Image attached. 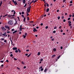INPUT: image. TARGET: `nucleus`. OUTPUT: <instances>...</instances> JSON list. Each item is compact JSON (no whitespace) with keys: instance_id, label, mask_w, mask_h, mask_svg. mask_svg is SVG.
Wrapping results in <instances>:
<instances>
[{"instance_id":"1","label":"nucleus","mask_w":74,"mask_h":74,"mask_svg":"<svg viewBox=\"0 0 74 74\" xmlns=\"http://www.w3.org/2000/svg\"><path fill=\"white\" fill-rule=\"evenodd\" d=\"M12 21H10L8 22V25H12Z\"/></svg>"},{"instance_id":"2","label":"nucleus","mask_w":74,"mask_h":74,"mask_svg":"<svg viewBox=\"0 0 74 74\" xmlns=\"http://www.w3.org/2000/svg\"><path fill=\"white\" fill-rule=\"evenodd\" d=\"M33 31L34 32H37V31H38V30H37L36 29V28H34Z\"/></svg>"},{"instance_id":"3","label":"nucleus","mask_w":74,"mask_h":74,"mask_svg":"<svg viewBox=\"0 0 74 74\" xmlns=\"http://www.w3.org/2000/svg\"><path fill=\"white\" fill-rule=\"evenodd\" d=\"M30 12V10L29 9H27V12H28V13H29V12Z\"/></svg>"},{"instance_id":"4","label":"nucleus","mask_w":74,"mask_h":74,"mask_svg":"<svg viewBox=\"0 0 74 74\" xmlns=\"http://www.w3.org/2000/svg\"><path fill=\"white\" fill-rule=\"evenodd\" d=\"M13 50H17V47H13Z\"/></svg>"},{"instance_id":"5","label":"nucleus","mask_w":74,"mask_h":74,"mask_svg":"<svg viewBox=\"0 0 74 74\" xmlns=\"http://www.w3.org/2000/svg\"><path fill=\"white\" fill-rule=\"evenodd\" d=\"M14 4L16 5H18V3L16 2V1H15V2L14 3Z\"/></svg>"},{"instance_id":"6","label":"nucleus","mask_w":74,"mask_h":74,"mask_svg":"<svg viewBox=\"0 0 74 74\" xmlns=\"http://www.w3.org/2000/svg\"><path fill=\"white\" fill-rule=\"evenodd\" d=\"M49 11V8H48L46 9V12H48Z\"/></svg>"},{"instance_id":"7","label":"nucleus","mask_w":74,"mask_h":74,"mask_svg":"<svg viewBox=\"0 0 74 74\" xmlns=\"http://www.w3.org/2000/svg\"><path fill=\"white\" fill-rule=\"evenodd\" d=\"M23 3L24 4H25V3H26V0H23Z\"/></svg>"},{"instance_id":"8","label":"nucleus","mask_w":74,"mask_h":74,"mask_svg":"<svg viewBox=\"0 0 74 74\" xmlns=\"http://www.w3.org/2000/svg\"><path fill=\"white\" fill-rule=\"evenodd\" d=\"M53 50L54 52H56V48H54L53 49Z\"/></svg>"},{"instance_id":"9","label":"nucleus","mask_w":74,"mask_h":74,"mask_svg":"<svg viewBox=\"0 0 74 74\" xmlns=\"http://www.w3.org/2000/svg\"><path fill=\"white\" fill-rule=\"evenodd\" d=\"M34 0H33L31 2V3L29 4V5H31V4H32V3H33V2H34Z\"/></svg>"},{"instance_id":"10","label":"nucleus","mask_w":74,"mask_h":74,"mask_svg":"<svg viewBox=\"0 0 74 74\" xmlns=\"http://www.w3.org/2000/svg\"><path fill=\"white\" fill-rule=\"evenodd\" d=\"M32 7V6L31 5L29 7H28V9H29V10H30V9Z\"/></svg>"},{"instance_id":"11","label":"nucleus","mask_w":74,"mask_h":74,"mask_svg":"<svg viewBox=\"0 0 74 74\" xmlns=\"http://www.w3.org/2000/svg\"><path fill=\"white\" fill-rule=\"evenodd\" d=\"M2 29L3 30H6V29H5V28L3 27L2 28Z\"/></svg>"},{"instance_id":"12","label":"nucleus","mask_w":74,"mask_h":74,"mask_svg":"<svg viewBox=\"0 0 74 74\" xmlns=\"http://www.w3.org/2000/svg\"><path fill=\"white\" fill-rule=\"evenodd\" d=\"M2 2H3V1H1V3H0V7H1V5L2 4Z\"/></svg>"},{"instance_id":"13","label":"nucleus","mask_w":74,"mask_h":74,"mask_svg":"<svg viewBox=\"0 0 74 74\" xmlns=\"http://www.w3.org/2000/svg\"><path fill=\"white\" fill-rule=\"evenodd\" d=\"M17 32V30L15 31L14 32H12L13 34H14V33H16Z\"/></svg>"},{"instance_id":"14","label":"nucleus","mask_w":74,"mask_h":74,"mask_svg":"<svg viewBox=\"0 0 74 74\" xmlns=\"http://www.w3.org/2000/svg\"><path fill=\"white\" fill-rule=\"evenodd\" d=\"M5 28H6V29H8V27H9L7 26H6L5 25Z\"/></svg>"},{"instance_id":"15","label":"nucleus","mask_w":74,"mask_h":74,"mask_svg":"<svg viewBox=\"0 0 74 74\" xmlns=\"http://www.w3.org/2000/svg\"><path fill=\"white\" fill-rule=\"evenodd\" d=\"M11 15H10V14H9L8 16V17L9 18H10L11 17Z\"/></svg>"},{"instance_id":"16","label":"nucleus","mask_w":74,"mask_h":74,"mask_svg":"<svg viewBox=\"0 0 74 74\" xmlns=\"http://www.w3.org/2000/svg\"><path fill=\"white\" fill-rule=\"evenodd\" d=\"M5 34H6V33L3 34L2 35L3 36H5Z\"/></svg>"},{"instance_id":"17","label":"nucleus","mask_w":74,"mask_h":74,"mask_svg":"<svg viewBox=\"0 0 74 74\" xmlns=\"http://www.w3.org/2000/svg\"><path fill=\"white\" fill-rule=\"evenodd\" d=\"M40 55V52H38L37 54V55H38V56H39Z\"/></svg>"},{"instance_id":"18","label":"nucleus","mask_w":74,"mask_h":74,"mask_svg":"<svg viewBox=\"0 0 74 74\" xmlns=\"http://www.w3.org/2000/svg\"><path fill=\"white\" fill-rule=\"evenodd\" d=\"M47 69L46 68L45 69V70H44L45 73V72H46V71H47Z\"/></svg>"},{"instance_id":"19","label":"nucleus","mask_w":74,"mask_h":74,"mask_svg":"<svg viewBox=\"0 0 74 74\" xmlns=\"http://www.w3.org/2000/svg\"><path fill=\"white\" fill-rule=\"evenodd\" d=\"M25 20H26V17H25L23 19L24 22H25Z\"/></svg>"},{"instance_id":"20","label":"nucleus","mask_w":74,"mask_h":74,"mask_svg":"<svg viewBox=\"0 0 74 74\" xmlns=\"http://www.w3.org/2000/svg\"><path fill=\"white\" fill-rule=\"evenodd\" d=\"M7 15H8V14H6L5 15L3 16V17H5V16H7Z\"/></svg>"},{"instance_id":"21","label":"nucleus","mask_w":74,"mask_h":74,"mask_svg":"<svg viewBox=\"0 0 74 74\" xmlns=\"http://www.w3.org/2000/svg\"><path fill=\"white\" fill-rule=\"evenodd\" d=\"M60 16H58V17H57V18L58 19V20H59V19H60Z\"/></svg>"},{"instance_id":"22","label":"nucleus","mask_w":74,"mask_h":74,"mask_svg":"<svg viewBox=\"0 0 74 74\" xmlns=\"http://www.w3.org/2000/svg\"><path fill=\"white\" fill-rule=\"evenodd\" d=\"M56 55H53L52 56V58H54V57H55Z\"/></svg>"},{"instance_id":"23","label":"nucleus","mask_w":74,"mask_h":74,"mask_svg":"<svg viewBox=\"0 0 74 74\" xmlns=\"http://www.w3.org/2000/svg\"><path fill=\"white\" fill-rule=\"evenodd\" d=\"M31 54H32V53H30L29 54L28 56H27L28 58H29V56H30V55H31Z\"/></svg>"},{"instance_id":"24","label":"nucleus","mask_w":74,"mask_h":74,"mask_svg":"<svg viewBox=\"0 0 74 74\" xmlns=\"http://www.w3.org/2000/svg\"><path fill=\"white\" fill-rule=\"evenodd\" d=\"M47 7H49V5L48 4V3H46Z\"/></svg>"},{"instance_id":"25","label":"nucleus","mask_w":74,"mask_h":74,"mask_svg":"<svg viewBox=\"0 0 74 74\" xmlns=\"http://www.w3.org/2000/svg\"><path fill=\"white\" fill-rule=\"evenodd\" d=\"M68 22L69 23V24L71 23V22L70 21H68Z\"/></svg>"},{"instance_id":"26","label":"nucleus","mask_w":74,"mask_h":74,"mask_svg":"<svg viewBox=\"0 0 74 74\" xmlns=\"http://www.w3.org/2000/svg\"><path fill=\"white\" fill-rule=\"evenodd\" d=\"M18 24V23H17V22H16L14 24V25H16Z\"/></svg>"},{"instance_id":"27","label":"nucleus","mask_w":74,"mask_h":74,"mask_svg":"<svg viewBox=\"0 0 74 74\" xmlns=\"http://www.w3.org/2000/svg\"><path fill=\"white\" fill-rule=\"evenodd\" d=\"M26 5H27V3H25V6H24V7H26Z\"/></svg>"},{"instance_id":"28","label":"nucleus","mask_w":74,"mask_h":74,"mask_svg":"<svg viewBox=\"0 0 74 74\" xmlns=\"http://www.w3.org/2000/svg\"><path fill=\"white\" fill-rule=\"evenodd\" d=\"M26 14H27V16H29V14L28 13V12H27Z\"/></svg>"},{"instance_id":"29","label":"nucleus","mask_w":74,"mask_h":74,"mask_svg":"<svg viewBox=\"0 0 74 74\" xmlns=\"http://www.w3.org/2000/svg\"><path fill=\"white\" fill-rule=\"evenodd\" d=\"M15 52H16V53H18V51L16 50L15 51Z\"/></svg>"},{"instance_id":"30","label":"nucleus","mask_w":74,"mask_h":74,"mask_svg":"<svg viewBox=\"0 0 74 74\" xmlns=\"http://www.w3.org/2000/svg\"><path fill=\"white\" fill-rule=\"evenodd\" d=\"M21 63H22L23 64H25V63L23 62V61L21 62Z\"/></svg>"},{"instance_id":"31","label":"nucleus","mask_w":74,"mask_h":74,"mask_svg":"<svg viewBox=\"0 0 74 74\" xmlns=\"http://www.w3.org/2000/svg\"><path fill=\"white\" fill-rule=\"evenodd\" d=\"M18 51V52H19V53H21V50L20 49Z\"/></svg>"},{"instance_id":"32","label":"nucleus","mask_w":74,"mask_h":74,"mask_svg":"<svg viewBox=\"0 0 74 74\" xmlns=\"http://www.w3.org/2000/svg\"><path fill=\"white\" fill-rule=\"evenodd\" d=\"M60 56H59L58 57L57 59H59V58H60Z\"/></svg>"},{"instance_id":"33","label":"nucleus","mask_w":74,"mask_h":74,"mask_svg":"<svg viewBox=\"0 0 74 74\" xmlns=\"http://www.w3.org/2000/svg\"><path fill=\"white\" fill-rule=\"evenodd\" d=\"M2 36V33L1 32L0 33V36Z\"/></svg>"},{"instance_id":"34","label":"nucleus","mask_w":74,"mask_h":74,"mask_svg":"<svg viewBox=\"0 0 74 74\" xmlns=\"http://www.w3.org/2000/svg\"><path fill=\"white\" fill-rule=\"evenodd\" d=\"M27 19L28 21H29V20H30V19L29 18V17H27Z\"/></svg>"},{"instance_id":"35","label":"nucleus","mask_w":74,"mask_h":74,"mask_svg":"<svg viewBox=\"0 0 74 74\" xmlns=\"http://www.w3.org/2000/svg\"><path fill=\"white\" fill-rule=\"evenodd\" d=\"M48 26H47L46 27L45 29H48Z\"/></svg>"},{"instance_id":"36","label":"nucleus","mask_w":74,"mask_h":74,"mask_svg":"<svg viewBox=\"0 0 74 74\" xmlns=\"http://www.w3.org/2000/svg\"><path fill=\"white\" fill-rule=\"evenodd\" d=\"M54 40H55V39L53 38V39H51V41H54Z\"/></svg>"},{"instance_id":"37","label":"nucleus","mask_w":74,"mask_h":74,"mask_svg":"<svg viewBox=\"0 0 74 74\" xmlns=\"http://www.w3.org/2000/svg\"><path fill=\"white\" fill-rule=\"evenodd\" d=\"M53 33H56V31L55 30L53 31Z\"/></svg>"},{"instance_id":"38","label":"nucleus","mask_w":74,"mask_h":74,"mask_svg":"<svg viewBox=\"0 0 74 74\" xmlns=\"http://www.w3.org/2000/svg\"><path fill=\"white\" fill-rule=\"evenodd\" d=\"M42 60H43V59L42 58L41 59H40V61H41V62H42Z\"/></svg>"},{"instance_id":"39","label":"nucleus","mask_w":74,"mask_h":74,"mask_svg":"<svg viewBox=\"0 0 74 74\" xmlns=\"http://www.w3.org/2000/svg\"><path fill=\"white\" fill-rule=\"evenodd\" d=\"M62 19H64V16H62Z\"/></svg>"},{"instance_id":"40","label":"nucleus","mask_w":74,"mask_h":74,"mask_svg":"<svg viewBox=\"0 0 74 74\" xmlns=\"http://www.w3.org/2000/svg\"><path fill=\"white\" fill-rule=\"evenodd\" d=\"M6 62H7V63H8V62H9V61H8V60H7L6 61Z\"/></svg>"},{"instance_id":"41","label":"nucleus","mask_w":74,"mask_h":74,"mask_svg":"<svg viewBox=\"0 0 74 74\" xmlns=\"http://www.w3.org/2000/svg\"><path fill=\"white\" fill-rule=\"evenodd\" d=\"M71 19V18H68V21H69V20H70Z\"/></svg>"},{"instance_id":"42","label":"nucleus","mask_w":74,"mask_h":74,"mask_svg":"<svg viewBox=\"0 0 74 74\" xmlns=\"http://www.w3.org/2000/svg\"><path fill=\"white\" fill-rule=\"evenodd\" d=\"M13 56V54H11V55H10V56H11V57H12V56Z\"/></svg>"},{"instance_id":"43","label":"nucleus","mask_w":74,"mask_h":74,"mask_svg":"<svg viewBox=\"0 0 74 74\" xmlns=\"http://www.w3.org/2000/svg\"><path fill=\"white\" fill-rule=\"evenodd\" d=\"M71 24L70 23V24H69V26H71Z\"/></svg>"},{"instance_id":"44","label":"nucleus","mask_w":74,"mask_h":74,"mask_svg":"<svg viewBox=\"0 0 74 74\" xmlns=\"http://www.w3.org/2000/svg\"><path fill=\"white\" fill-rule=\"evenodd\" d=\"M21 14H23V15L24 14V12H21Z\"/></svg>"},{"instance_id":"45","label":"nucleus","mask_w":74,"mask_h":74,"mask_svg":"<svg viewBox=\"0 0 74 74\" xmlns=\"http://www.w3.org/2000/svg\"><path fill=\"white\" fill-rule=\"evenodd\" d=\"M27 34L26 33H25V36H27Z\"/></svg>"},{"instance_id":"46","label":"nucleus","mask_w":74,"mask_h":74,"mask_svg":"<svg viewBox=\"0 0 74 74\" xmlns=\"http://www.w3.org/2000/svg\"><path fill=\"white\" fill-rule=\"evenodd\" d=\"M26 66H25L23 67V69H26Z\"/></svg>"},{"instance_id":"47","label":"nucleus","mask_w":74,"mask_h":74,"mask_svg":"<svg viewBox=\"0 0 74 74\" xmlns=\"http://www.w3.org/2000/svg\"><path fill=\"white\" fill-rule=\"evenodd\" d=\"M66 1V0H64L63 1V3H64L65 2V1Z\"/></svg>"},{"instance_id":"48","label":"nucleus","mask_w":74,"mask_h":74,"mask_svg":"<svg viewBox=\"0 0 74 74\" xmlns=\"http://www.w3.org/2000/svg\"><path fill=\"white\" fill-rule=\"evenodd\" d=\"M16 12H15V11H14V15H15V14Z\"/></svg>"},{"instance_id":"49","label":"nucleus","mask_w":74,"mask_h":74,"mask_svg":"<svg viewBox=\"0 0 74 74\" xmlns=\"http://www.w3.org/2000/svg\"><path fill=\"white\" fill-rule=\"evenodd\" d=\"M56 28H57V27H54V29H56Z\"/></svg>"},{"instance_id":"50","label":"nucleus","mask_w":74,"mask_h":74,"mask_svg":"<svg viewBox=\"0 0 74 74\" xmlns=\"http://www.w3.org/2000/svg\"><path fill=\"white\" fill-rule=\"evenodd\" d=\"M42 66H41L40 67V68H39V69H42Z\"/></svg>"},{"instance_id":"51","label":"nucleus","mask_w":74,"mask_h":74,"mask_svg":"<svg viewBox=\"0 0 74 74\" xmlns=\"http://www.w3.org/2000/svg\"><path fill=\"white\" fill-rule=\"evenodd\" d=\"M14 60H17V59H16V58H14Z\"/></svg>"},{"instance_id":"52","label":"nucleus","mask_w":74,"mask_h":74,"mask_svg":"<svg viewBox=\"0 0 74 74\" xmlns=\"http://www.w3.org/2000/svg\"><path fill=\"white\" fill-rule=\"evenodd\" d=\"M36 2H37V1L35 0V1H34V3H36Z\"/></svg>"},{"instance_id":"53","label":"nucleus","mask_w":74,"mask_h":74,"mask_svg":"<svg viewBox=\"0 0 74 74\" xmlns=\"http://www.w3.org/2000/svg\"><path fill=\"white\" fill-rule=\"evenodd\" d=\"M43 70H44V68H42L41 69V71H43Z\"/></svg>"},{"instance_id":"54","label":"nucleus","mask_w":74,"mask_h":74,"mask_svg":"<svg viewBox=\"0 0 74 74\" xmlns=\"http://www.w3.org/2000/svg\"><path fill=\"white\" fill-rule=\"evenodd\" d=\"M40 26H42L43 25V23H41L40 25Z\"/></svg>"},{"instance_id":"55","label":"nucleus","mask_w":74,"mask_h":74,"mask_svg":"<svg viewBox=\"0 0 74 74\" xmlns=\"http://www.w3.org/2000/svg\"><path fill=\"white\" fill-rule=\"evenodd\" d=\"M26 38V35H24L23 37V38Z\"/></svg>"},{"instance_id":"56","label":"nucleus","mask_w":74,"mask_h":74,"mask_svg":"<svg viewBox=\"0 0 74 74\" xmlns=\"http://www.w3.org/2000/svg\"><path fill=\"white\" fill-rule=\"evenodd\" d=\"M20 31H22V28H20Z\"/></svg>"},{"instance_id":"57","label":"nucleus","mask_w":74,"mask_h":74,"mask_svg":"<svg viewBox=\"0 0 74 74\" xmlns=\"http://www.w3.org/2000/svg\"><path fill=\"white\" fill-rule=\"evenodd\" d=\"M57 12H59V10H58L57 11Z\"/></svg>"},{"instance_id":"58","label":"nucleus","mask_w":74,"mask_h":74,"mask_svg":"<svg viewBox=\"0 0 74 74\" xmlns=\"http://www.w3.org/2000/svg\"><path fill=\"white\" fill-rule=\"evenodd\" d=\"M1 63H3V62H4V61H0Z\"/></svg>"},{"instance_id":"59","label":"nucleus","mask_w":74,"mask_h":74,"mask_svg":"<svg viewBox=\"0 0 74 74\" xmlns=\"http://www.w3.org/2000/svg\"><path fill=\"white\" fill-rule=\"evenodd\" d=\"M66 20L65 19H64L63 20V22H66Z\"/></svg>"},{"instance_id":"60","label":"nucleus","mask_w":74,"mask_h":74,"mask_svg":"<svg viewBox=\"0 0 74 74\" xmlns=\"http://www.w3.org/2000/svg\"><path fill=\"white\" fill-rule=\"evenodd\" d=\"M4 42H7V40H5L4 41Z\"/></svg>"},{"instance_id":"61","label":"nucleus","mask_w":74,"mask_h":74,"mask_svg":"<svg viewBox=\"0 0 74 74\" xmlns=\"http://www.w3.org/2000/svg\"><path fill=\"white\" fill-rule=\"evenodd\" d=\"M22 16L23 18H24V15H21Z\"/></svg>"},{"instance_id":"62","label":"nucleus","mask_w":74,"mask_h":74,"mask_svg":"<svg viewBox=\"0 0 74 74\" xmlns=\"http://www.w3.org/2000/svg\"><path fill=\"white\" fill-rule=\"evenodd\" d=\"M70 3H73V1H70Z\"/></svg>"},{"instance_id":"63","label":"nucleus","mask_w":74,"mask_h":74,"mask_svg":"<svg viewBox=\"0 0 74 74\" xmlns=\"http://www.w3.org/2000/svg\"><path fill=\"white\" fill-rule=\"evenodd\" d=\"M1 40H4V38H2Z\"/></svg>"},{"instance_id":"64","label":"nucleus","mask_w":74,"mask_h":74,"mask_svg":"<svg viewBox=\"0 0 74 74\" xmlns=\"http://www.w3.org/2000/svg\"><path fill=\"white\" fill-rule=\"evenodd\" d=\"M17 69H18V70H20V69L18 67H17Z\"/></svg>"}]
</instances>
